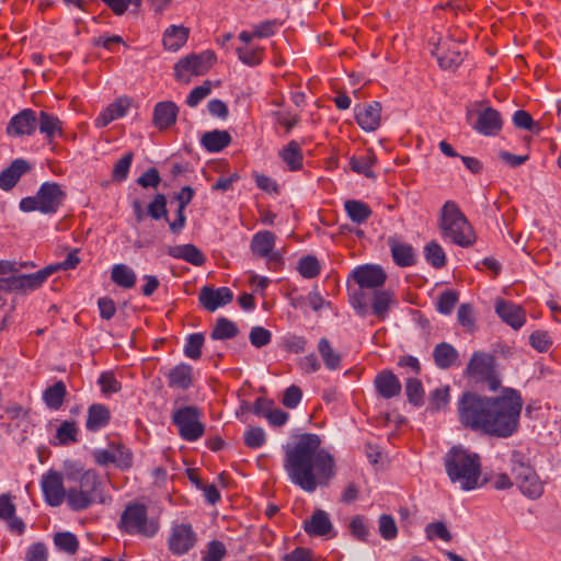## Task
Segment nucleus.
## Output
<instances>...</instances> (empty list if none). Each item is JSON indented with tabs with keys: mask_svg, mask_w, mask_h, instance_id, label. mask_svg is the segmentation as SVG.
<instances>
[{
	"mask_svg": "<svg viewBox=\"0 0 561 561\" xmlns=\"http://www.w3.org/2000/svg\"><path fill=\"white\" fill-rule=\"evenodd\" d=\"M433 359L439 369L446 370L458 363L459 353L451 344L442 342L434 347Z\"/></svg>",
	"mask_w": 561,
	"mask_h": 561,
	"instance_id": "obj_28",
	"label": "nucleus"
},
{
	"mask_svg": "<svg viewBox=\"0 0 561 561\" xmlns=\"http://www.w3.org/2000/svg\"><path fill=\"white\" fill-rule=\"evenodd\" d=\"M449 387L436 388L431 392L428 410L432 412L444 409L449 402Z\"/></svg>",
	"mask_w": 561,
	"mask_h": 561,
	"instance_id": "obj_52",
	"label": "nucleus"
},
{
	"mask_svg": "<svg viewBox=\"0 0 561 561\" xmlns=\"http://www.w3.org/2000/svg\"><path fill=\"white\" fill-rule=\"evenodd\" d=\"M41 488L45 502L53 507L67 502V492L64 485V477L56 470H48L41 478Z\"/></svg>",
	"mask_w": 561,
	"mask_h": 561,
	"instance_id": "obj_11",
	"label": "nucleus"
},
{
	"mask_svg": "<svg viewBox=\"0 0 561 561\" xmlns=\"http://www.w3.org/2000/svg\"><path fill=\"white\" fill-rule=\"evenodd\" d=\"M190 28L183 25H170L162 37L163 47L170 51H178L187 41Z\"/></svg>",
	"mask_w": 561,
	"mask_h": 561,
	"instance_id": "obj_31",
	"label": "nucleus"
},
{
	"mask_svg": "<svg viewBox=\"0 0 561 561\" xmlns=\"http://www.w3.org/2000/svg\"><path fill=\"white\" fill-rule=\"evenodd\" d=\"M165 376L170 388L186 390L193 382V368L188 364L181 363L170 369Z\"/></svg>",
	"mask_w": 561,
	"mask_h": 561,
	"instance_id": "obj_26",
	"label": "nucleus"
},
{
	"mask_svg": "<svg viewBox=\"0 0 561 561\" xmlns=\"http://www.w3.org/2000/svg\"><path fill=\"white\" fill-rule=\"evenodd\" d=\"M405 394L410 403L416 407L421 405L424 398L422 382L415 377H409L405 381Z\"/></svg>",
	"mask_w": 561,
	"mask_h": 561,
	"instance_id": "obj_49",
	"label": "nucleus"
},
{
	"mask_svg": "<svg viewBox=\"0 0 561 561\" xmlns=\"http://www.w3.org/2000/svg\"><path fill=\"white\" fill-rule=\"evenodd\" d=\"M118 527L130 536L153 538L160 529V523L158 518L148 516L146 505L129 503L119 517Z\"/></svg>",
	"mask_w": 561,
	"mask_h": 561,
	"instance_id": "obj_7",
	"label": "nucleus"
},
{
	"mask_svg": "<svg viewBox=\"0 0 561 561\" xmlns=\"http://www.w3.org/2000/svg\"><path fill=\"white\" fill-rule=\"evenodd\" d=\"M4 416L10 421L9 426L13 424L15 427H20L27 421L28 411L20 404H11L4 409Z\"/></svg>",
	"mask_w": 561,
	"mask_h": 561,
	"instance_id": "obj_55",
	"label": "nucleus"
},
{
	"mask_svg": "<svg viewBox=\"0 0 561 561\" xmlns=\"http://www.w3.org/2000/svg\"><path fill=\"white\" fill-rule=\"evenodd\" d=\"M55 545L62 551L73 554L79 548L77 537L71 533H58L54 538Z\"/></svg>",
	"mask_w": 561,
	"mask_h": 561,
	"instance_id": "obj_54",
	"label": "nucleus"
},
{
	"mask_svg": "<svg viewBox=\"0 0 561 561\" xmlns=\"http://www.w3.org/2000/svg\"><path fill=\"white\" fill-rule=\"evenodd\" d=\"M197 535L190 524H174L170 528L168 548L174 556H183L194 548Z\"/></svg>",
	"mask_w": 561,
	"mask_h": 561,
	"instance_id": "obj_12",
	"label": "nucleus"
},
{
	"mask_svg": "<svg viewBox=\"0 0 561 561\" xmlns=\"http://www.w3.org/2000/svg\"><path fill=\"white\" fill-rule=\"evenodd\" d=\"M54 270L53 267H44L32 274H20L18 272L15 278L11 282L9 293L26 294L38 289L54 274Z\"/></svg>",
	"mask_w": 561,
	"mask_h": 561,
	"instance_id": "obj_13",
	"label": "nucleus"
},
{
	"mask_svg": "<svg viewBox=\"0 0 561 561\" xmlns=\"http://www.w3.org/2000/svg\"><path fill=\"white\" fill-rule=\"evenodd\" d=\"M111 420L108 408L101 403H94L88 409L85 427L90 432H98L104 428Z\"/></svg>",
	"mask_w": 561,
	"mask_h": 561,
	"instance_id": "obj_32",
	"label": "nucleus"
},
{
	"mask_svg": "<svg viewBox=\"0 0 561 561\" xmlns=\"http://www.w3.org/2000/svg\"><path fill=\"white\" fill-rule=\"evenodd\" d=\"M377 162L376 153L371 149H367L364 153L353 156L350 159L351 169L358 173L364 174L367 178H375L373 167Z\"/></svg>",
	"mask_w": 561,
	"mask_h": 561,
	"instance_id": "obj_35",
	"label": "nucleus"
},
{
	"mask_svg": "<svg viewBox=\"0 0 561 561\" xmlns=\"http://www.w3.org/2000/svg\"><path fill=\"white\" fill-rule=\"evenodd\" d=\"M438 225L443 238L459 247L468 248L476 242L473 228L455 202L444 204Z\"/></svg>",
	"mask_w": 561,
	"mask_h": 561,
	"instance_id": "obj_5",
	"label": "nucleus"
},
{
	"mask_svg": "<svg viewBox=\"0 0 561 561\" xmlns=\"http://www.w3.org/2000/svg\"><path fill=\"white\" fill-rule=\"evenodd\" d=\"M133 152L125 153L114 165L112 176L115 181L122 182L127 179L133 162Z\"/></svg>",
	"mask_w": 561,
	"mask_h": 561,
	"instance_id": "obj_58",
	"label": "nucleus"
},
{
	"mask_svg": "<svg viewBox=\"0 0 561 561\" xmlns=\"http://www.w3.org/2000/svg\"><path fill=\"white\" fill-rule=\"evenodd\" d=\"M201 305L210 312L216 311L233 299V294L228 287L214 288L211 286L202 287L198 296Z\"/></svg>",
	"mask_w": 561,
	"mask_h": 561,
	"instance_id": "obj_18",
	"label": "nucleus"
},
{
	"mask_svg": "<svg viewBox=\"0 0 561 561\" xmlns=\"http://www.w3.org/2000/svg\"><path fill=\"white\" fill-rule=\"evenodd\" d=\"M244 444L251 449L262 447L266 442V435L261 427H250L244 433Z\"/></svg>",
	"mask_w": 561,
	"mask_h": 561,
	"instance_id": "obj_57",
	"label": "nucleus"
},
{
	"mask_svg": "<svg viewBox=\"0 0 561 561\" xmlns=\"http://www.w3.org/2000/svg\"><path fill=\"white\" fill-rule=\"evenodd\" d=\"M446 472L453 483H458L465 491L479 486L481 463L477 454L461 447H453L444 459Z\"/></svg>",
	"mask_w": 561,
	"mask_h": 561,
	"instance_id": "obj_3",
	"label": "nucleus"
},
{
	"mask_svg": "<svg viewBox=\"0 0 561 561\" xmlns=\"http://www.w3.org/2000/svg\"><path fill=\"white\" fill-rule=\"evenodd\" d=\"M356 123L365 131H374L380 125L381 105L374 101L355 107Z\"/></svg>",
	"mask_w": 561,
	"mask_h": 561,
	"instance_id": "obj_20",
	"label": "nucleus"
},
{
	"mask_svg": "<svg viewBox=\"0 0 561 561\" xmlns=\"http://www.w3.org/2000/svg\"><path fill=\"white\" fill-rule=\"evenodd\" d=\"M231 142V136L227 130L215 129L207 131L201 139L202 146L209 152H219Z\"/></svg>",
	"mask_w": 561,
	"mask_h": 561,
	"instance_id": "obj_34",
	"label": "nucleus"
},
{
	"mask_svg": "<svg viewBox=\"0 0 561 561\" xmlns=\"http://www.w3.org/2000/svg\"><path fill=\"white\" fill-rule=\"evenodd\" d=\"M396 301L394 294L390 290L377 289L374 291L371 311L379 319H385L390 306Z\"/></svg>",
	"mask_w": 561,
	"mask_h": 561,
	"instance_id": "obj_41",
	"label": "nucleus"
},
{
	"mask_svg": "<svg viewBox=\"0 0 561 561\" xmlns=\"http://www.w3.org/2000/svg\"><path fill=\"white\" fill-rule=\"evenodd\" d=\"M529 344L538 352H547L552 345L550 335L546 331H535L529 336Z\"/></svg>",
	"mask_w": 561,
	"mask_h": 561,
	"instance_id": "obj_62",
	"label": "nucleus"
},
{
	"mask_svg": "<svg viewBox=\"0 0 561 561\" xmlns=\"http://www.w3.org/2000/svg\"><path fill=\"white\" fill-rule=\"evenodd\" d=\"M167 253L171 257L184 260L195 266H202L206 261L203 252L194 244L170 247Z\"/></svg>",
	"mask_w": 561,
	"mask_h": 561,
	"instance_id": "obj_30",
	"label": "nucleus"
},
{
	"mask_svg": "<svg viewBox=\"0 0 561 561\" xmlns=\"http://www.w3.org/2000/svg\"><path fill=\"white\" fill-rule=\"evenodd\" d=\"M379 533L386 540H391L397 537L398 528L394 519L390 515H381L379 517Z\"/></svg>",
	"mask_w": 561,
	"mask_h": 561,
	"instance_id": "obj_63",
	"label": "nucleus"
},
{
	"mask_svg": "<svg viewBox=\"0 0 561 561\" xmlns=\"http://www.w3.org/2000/svg\"><path fill=\"white\" fill-rule=\"evenodd\" d=\"M179 107L171 101H163L156 104L153 110V124L160 129H167L176 122Z\"/></svg>",
	"mask_w": 561,
	"mask_h": 561,
	"instance_id": "obj_24",
	"label": "nucleus"
},
{
	"mask_svg": "<svg viewBox=\"0 0 561 561\" xmlns=\"http://www.w3.org/2000/svg\"><path fill=\"white\" fill-rule=\"evenodd\" d=\"M523 403L519 391L511 388L493 398L465 392L458 401L459 422L471 430L506 438L518 427Z\"/></svg>",
	"mask_w": 561,
	"mask_h": 561,
	"instance_id": "obj_1",
	"label": "nucleus"
},
{
	"mask_svg": "<svg viewBox=\"0 0 561 561\" xmlns=\"http://www.w3.org/2000/svg\"><path fill=\"white\" fill-rule=\"evenodd\" d=\"M98 383L105 394L116 393L122 389L121 382L115 378L112 371H104L100 375Z\"/></svg>",
	"mask_w": 561,
	"mask_h": 561,
	"instance_id": "obj_59",
	"label": "nucleus"
},
{
	"mask_svg": "<svg viewBox=\"0 0 561 561\" xmlns=\"http://www.w3.org/2000/svg\"><path fill=\"white\" fill-rule=\"evenodd\" d=\"M115 455V466L119 469H129L133 466V453L124 445L112 444Z\"/></svg>",
	"mask_w": 561,
	"mask_h": 561,
	"instance_id": "obj_56",
	"label": "nucleus"
},
{
	"mask_svg": "<svg viewBox=\"0 0 561 561\" xmlns=\"http://www.w3.org/2000/svg\"><path fill=\"white\" fill-rule=\"evenodd\" d=\"M304 529L314 537L335 536L330 516L323 510H316L310 518L305 520Z\"/></svg>",
	"mask_w": 561,
	"mask_h": 561,
	"instance_id": "obj_22",
	"label": "nucleus"
},
{
	"mask_svg": "<svg viewBox=\"0 0 561 561\" xmlns=\"http://www.w3.org/2000/svg\"><path fill=\"white\" fill-rule=\"evenodd\" d=\"M239 60L250 67L257 66L263 60L264 48L255 45H244L236 49Z\"/></svg>",
	"mask_w": 561,
	"mask_h": 561,
	"instance_id": "obj_45",
	"label": "nucleus"
},
{
	"mask_svg": "<svg viewBox=\"0 0 561 561\" xmlns=\"http://www.w3.org/2000/svg\"><path fill=\"white\" fill-rule=\"evenodd\" d=\"M353 278L360 289H378L383 286L387 275L379 265H362L353 271Z\"/></svg>",
	"mask_w": 561,
	"mask_h": 561,
	"instance_id": "obj_14",
	"label": "nucleus"
},
{
	"mask_svg": "<svg viewBox=\"0 0 561 561\" xmlns=\"http://www.w3.org/2000/svg\"><path fill=\"white\" fill-rule=\"evenodd\" d=\"M202 413L199 409L193 405L180 408L173 412L172 422L179 430V435L187 440L195 442L199 439L205 432V426L201 422Z\"/></svg>",
	"mask_w": 561,
	"mask_h": 561,
	"instance_id": "obj_9",
	"label": "nucleus"
},
{
	"mask_svg": "<svg viewBox=\"0 0 561 561\" xmlns=\"http://www.w3.org/2000/svg\"><path fill=\"white\" fill-rule=\"evenodd\" d=\"M279 157L286 163L289 171H298L302 168V149L301 146L291 140L279 151Z\"/></svg>",
	"mask_w": 561,
	"mask_h": 561,
	"instance_id": "obj_38",
	"label": "nucleus"
},
{
	"mask_svg": "<svg viewBox=\"0 0 561 561\" xmlns=\"http://www.w3.org/2000/svg\"><path fill=\"white\" fill-rule=\"evenodd\" d=\"M377 393L383 399H391L401 393V382L399 378L389 369L379 371L374 380Z\"/></svg>",
	"mask_w": 561,
	"mask_h": 561,
	"instance_id": "obj_23",
	"label": "nucleus"
},
{
	"mask_svg": "<svg viewBox=\"0 0 561 561\" xmlns=\"http://www.w3.org/2000/svg\"><path fill=\"white\" fill-rule=\"evenodd\" d=\"M275 242V233L270 230H262L252 237L250 249L253 255L257 257H266L271 262H278L282 255L274 251Z\"/></svg>",
	"mask_w": 561,
	"mask_h": 561,
	"instance_id": "obj_15",
	"label": "nucleus"
},
{
	"mask_svg": "<svg viewBox=\"0 0 561 561\" xmlns=\"http://www.w3.org/2000/svg\"><path fill=\"white\" fill-rule=\"evenodd\" d=\"M433 53L437 56L438 64L443 69L458 67L463 60L460 44L456 42L437 43Z\"/></svg>",
	"mask_w": 561,
	"mask_h": 561,
	"instance_id": "obj_21",
	"label": "nucleus"
},
{
	"mask_svg": "<svg viewBox=\"0 0 561 561\" xmlns=\"http://www.w3.org/2000/svg\"><path fill=\"white\" fill-rule=\"evenodd\" d=\"M78 426L73 421H64L56 431L53 445L67 446L78 440Z\"/></svg>",
	"mask_w": 561,
	"mask_h": 561,
	"instance_id": "obj_42",
	"label": "nucleus"
},
{
	"mask_svg": "<svg viewBox=\"0 0 561 561\" xmlns=\"http://www.w3.org/2000/svg\"><path fill=\"white\" fill-rule=\"evenodd\" d=\"M28 169L30 167L26 161L22 159L14 160L9 168L0 173V188L3 191L13 188Z\"/></svg>",
	"mask_w": 561,
	"mask_h": 561,
	"instance_id": "obj_27",
	"label": "nucleus"
},
{
	"mask_svg": "<svg viewBox=\"0 0 561 561\" xmlns=\"http://www.w3.org/2000/svg\"><path fill=\"white\" fill-rule=\"evenodd\" d=\"M492 370V357L482 352H474L470 358L466 375L477 379L486 378Z\"/></svg>",
	"mask_w": 561,
	"mask_h": 561,
	"instance_id": "obj_25",
	"label": "nucleus"
},
{
	"mask_svg": "<svg viewBox=\"0 0 561 561\" xmlns=\"http://www.w3.org/2000/svg\"><path fill=\"white\" fill-rule=\"evenodd\" d=\"M503 127L502 116L499 111L485 106L477 112V122L473 128L483 136H496Z\"/></svg>",
	"mask_w": 561,
	"mask_h": 561,
	"instance_id": "obj_16",
	"label": "nucleus"
},
{
	"mask_svg": "<svg viewBox=\"0 0 561 561\" xmlns=\"http://www.w3.org/2000/svg\"><path fill=\"white\" fill-rule=\"evenodd\" d=\"M148 215L154 220L164 218L169 221L167 197L163 194H157L153 201L148 205Z\"/></svg>",
	"mask_w": 561,
	"mask_h": 561,
	"instance_id": "obj_53",
	"label": "nucleus"
},
{
	"mask_svg": "<svg viewBox=\"0 0 561 561\" xmlns=\"http://www.w3.org/2000/svg\"><path fill=\"white\" fill-rule=\"evenodd\" d=\"M37 126L45 136V138L51 142L54 138L62 136V122L54 114L41 111L37 116Z\"/></svg>",
	"mask_w": 561,
	"mask_h": 561,
	"instance_id": "obj_29",
	"label": "nucleus"
},
{
	"mask_svg": "<svg viewBox=\"0 0 561 561\" xmlns=\"http://www.w3.org/2000/svg\"><path fill=\"white\" fill-rule=\"evenodd\" d=\"M32 263H16L12 261L1 260L0 261V291H10L11 282L15 278L21 267H26Z\"/></svg>",
	"mask_w": 561,
	"mask_h": 561,
	"instance_id": "obj_40",
	"label": "nucleus"
},
{
	"mask_svg": "<svg viewBox=\"0 0 561 561\" xmlns=\"http://www.w3.org/2000/svg\"><path fill=\"white\" fill-rule=\"evenodd\" d=\"M457 319L459 324L467 331H472L474 329V312L473 308L469 304L460 305L457 312Z\"/></svg>",
	"mask_w": 561,
	"mask_h": 561,
	"instance_id": "obj_61",
	"label": "nucleus"
},
{
	"mask_svg": "<svg viewBox=\"0 0 561 561\" xmlns=\"http://www.w3.org/2000/svg\"><path fill=\"white\" fill-rule=\"evenodd\" d=\"M297 270L304 278H314L320 274L321 266L313 255H306L298 261Z\"/></svg>",
	"mask_w": 561,
	"mask_h": 561,
	"instance_id": "obj_48",
	"label": "nucleus"
},
{
	"mask_svg": "<svg viewBox=\"0 0 561 561\" xmlns=\"http://www.w3.org/2000/svg\"><path fill=\"white\" fill-rule=\"evenodd\" d=\"M495 312L514 330H519L526 322V311L522 306L504 299L496 300Z\"/></svg>",
	"mask_w": 561,
	"mask_h": 561,
	"instance_id": "obj_19",
	"label": "nucleus"
},
{
	"mask_svg": "<svg viewBox=\"0 0 561 561\" xmlns=\"http://www.w3.org/2000/svg\"><path fill=\"white\" fill-rule=\"evenodd\" d=\"M283 467L288 480L307 493L328 486L335 477L334 457L321 447L317 434H302L287 444Z\"/></svg>",
	"mask_w": 561,
	"mask_h": 561,
	"instance_id": "obj_2",
	"label": "nucleus"
},
{
	"mask_svg": "<svg viewBox=\"0 0 561 561\" xmlns=\"http://www.w3.org/2000/svg\"><path fill=\"white\" fill-rule=\"evenodd\" d=\"M226 554V548L222 542L213 540L207 545L202 561H222Z\"/></svg>",
	"mask_w": 561,
	"mask_h": 561,
	"instance_id": "obj_64",
	"label": "nucleus"
},
{
	"mask_svg": "<svg viewBox=\"0 0 561 561\" xmlns=\"http://www.w3.org/2000/svg\"><path fill=\"white\" fill-rule=\"evenodd\" d=\"M111 279L118 287L129 289L136 285L137 275L130 266L118 263L112 266Z\"/></svg>",
	"mask_w": 561,
	"mask_h": 561,
	"instance_id": "obj_36",
	"label": "nucleus"
},
{
	"mask_svg": "<svg viewBox=\"0 0 561 561\" xmlns=\"http://www.w3.org/2000/svg\"><path fill=\"white\" fill-rule=\"evenodd\" d=\"M66 193L55 182H45L41 185L35 196L21 199L20 209L24 213L38 210L42 214H55L62 205Z\"/></svg>",
	"mask_w": 561,
	"mask_h": 561,
	"instance_id": "obj_8",
	"label": "nucleus"
},
{
	"mask_svg": "<svg viewBox=\"0 0 561 561\" xmlns=\"http://www.w3.org/2000/svg\"><path fill=\"white\" fill-rule=\"evenodd\" d=\"M391 254L394 263L399 266H412L415 263V253L412 245L408 243L389 240Z\"/></svg>",
	"mask_w": 561,
	"mask_h": 561,
	"instance_id": "obj_37",
	"label": "nucleus"
},
{
	"mask_svg": "<svg viewBox=\"0 0 561 561\" xmlns=\"http://www.w3.org/2000/svg\"><path fill=\"white\" fill-rule=\"evenodd\" d=\"M216 60L215 53L205 50L201 54H191L181 58L174 66L178 80L188 82L193 76L205 75Z\"/></svg>",
	"mask_w": 561,
	"mask_h": 561,
	"instance_id": "obj_10",
	"label": "nucleus"
},
{
	"mask_svg": "<svg viewBox=\"0 0 561 561\" xmlns=\"http://www.w3.org/2000/svg\"><path fill=\"white\" fill-rule=\"evenodd\" d=\"M510 470L515 485L525 497L535 501L542 496L545 482L520 450L515 449L511 453Z\"/></svg>",
	"mask_w": 561,
	"mask_h": 561,
	"instance_id": "obj_6",
	"label": "nucleus"
},
{
	"mask_svg": "<svg viewBox=\"0 0 561 561\" xmlns=\"http://www.w3.org/2000/svg\"><path fill=\"white\" fill-rule=\"evenodd\" d=\"M318 352L323 360L324 366L329 370H337L341 368L342 356L336 352L327 337L320 339L318 343Z\"/></svg>",
	"mask_w": 561,
	"mask_h": 561,
	"instance_id": "obj_39",
	"label": "nucleus"
},
{
	"mask_svg": "<svg viewBox=\"0 0 561 561\" xmlns=\"http://www.w3.org/2000/svg\"><path fill=\"white\" fill-rule=\"evenodd\" d=\"M237 334L238 328L232 321L226 318H219L210 333V337L213 340H228L234 337Z\"/></svg>",
	"mask_w": 561,
	"mask_h": 561,
	"instance_id": "obj_46",
	"label": "nucleus"
},
{
	"mask_svg": "<svg viewBox=\"0 0 561 561\" xmlns=\"http://www.w3.org/2000/svg\"><path fill=\"white\" fill-rule=\"evenodd\" d=\"M344 209L350 219L355 224H363L371 216L369 206L360 201L350 199L344 203Z\"/></svg>",
	"mask_w": 561,
	"mask_h": 561,
	"instance_id": "obj_43",
	"label": "nucleus"
},
{
	"mask_svg": "<svg viewBox=\"0 0 561 561\" xmlns=\"http://www.w3.org/2000/svg\"><path fill=\"white\" fill-rule=\"evenodd\" d=\"M76 485L68 489L67 505L75 512L89 508L94 503L104 504L108 497L104 493L105 482L94 470L88 469L75 479Z\"/></svg>",
	"mask_w": 561,
	"mask_h": 561,
	"instance_id": "obj_4",
	"label": "nucleus"
},
{
	"mask_svg": "<svg viewBox=\"0 0 561 561\" xmlns=\"http://www.w3.org/2000/svg\"><path fill=\"white\" fill-rule=\"evenodd\" d=\"M211 92L210 81H205L203 84L195 87L186 99V104L191 107L197 106L202 100L208 96Z\"/></svg>",
	"mask_w": 561,
	"mask_h": 561,
	"instance_id": "obj_60",
	"label": "nucleus"
},
{
	"mask_svg": "<svg viewBox=\"0 0 561 561\" xmlns=\"http://www.w3.org/2000/svg\"><path fill=\"white\" fill-rule=\"evenodd\" d=\"M459 295L455 290H445L442 293L436 302V310L442 314H449L455 308Z\"/></svg>",
	"mask_w": 561,
	"mask_h": 561,
	"instance_id": "obj_51",
	"label": "nucleus"
},
{
	"mask_svg": "<svg viewBox=\"0 0 561 561\" xmlns=\"http://www.w3.org/2000/svg\"><path fill=\"white\" fill-rule=\"evenodd\" d=\"M204 335L202 333H193L187 336L184 354L191 359H198L202 356V347L204 345Z\"/></svg>",
	"mask_w": 561,
	"mask_h": 561,
	"instance_id": "obj_50",
	"label": "nucleus"
},
{
	"mask_svg": "<svg viewBox=\"0 0 561 561\" xmlns=\"http://www.w3.org/2000/svg\"><path fill=\"white\" fill-rule=\"evenodd\" d=\"M426 261L435 268H442L446 264V255L443 248L435 241H431L424 248Z\"/></svg>",
	"mask_w": 561,
	"mask_h": 561,
	"instance_id": "obj_47",
	"label": "nucleus"
},
{
	"mask_svg": "<svg viewBox=\"0 0 561 561\" xmlns=\"http://www.w3.org/2000/svg\"><path fill=\"white\" fill-rule=\"evenodd\" d=\"M36 127V113L31 108H25L10 119L7 126V134L13 137L31 136L35 133Z\"/></svg>",
	"mask_w": 561,
	"mask_h": 561,
	"instance_id": "obj_17",
	"label": "nucleus"
},
{
	"mask_svg": "<svg viewBox=\"0 0 561 561\" xmlns=\"http://www.w3.org/2000/svg\"><path fill=\"white\" fill-rule=\"evenodd\" d=\"M67 390L62 381H57L43 393L45 404L51 410H58L65 400Z\"/></svg>",
	"mask_w": 561,
	"mask_h": 561,
	"instance_id": "obj_44",
	"label": "nucleus"
},
{
	"mask_svg": "<svg viewBox=\"0 0 561 561\" xmlns=\"http://www.w3.org/2000/svg\"><path fill=\"white\" fill-rule=\"evenodd\" d=\"M128 110V102L123 99H118L111 103L100 115L95 118V126L103 128L110 125L113 121L124 117Z\"/></svg>",
	"mask_w": 561,
	"mask_h": 561,
	"instance_id": "obj_33",
	"label": "nucleus"
}]
</instances>
